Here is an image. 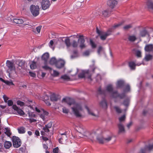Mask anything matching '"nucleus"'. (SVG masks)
Returning a JSON list of instances; mask_svg holds the SVG:
<instances>
[{"mask_svg":"<svg viewBox=\"0 0 153 153\" xmlns=\"http://www.w3.org/2000/svg\"><path fill=\"white\" fill-rule=\"evenodd\" d=\"M28 120H29L30 122V123H32V122H35L36 121V120L35 119L32 118H30L29 119H28Z\"/></svg>","mask_w":153,"mask_h":153,"instance_id":"63","label":"nucleus"},{"mask_svg":"<svg viewBox=\"0 0 153 153\" xmlns=\"http://www.w3.org/2000/svg\"><path fill=\"white\" fill-rule=\"evenodd\" d=\"M153 57V56L149 54H147L145 56V59L146 61H148L151 60Z\"/></svg>","mask_w":153,"mask_h":153,"instance_id":"33","label":"nucleus"},{"mask_svg":"<svg viewBox=\"0 0 153 153\" xmlns=\"http://www.w3.org/2000/svg\"><path fill=\"white\" fill-rule=\"evenodd\" d=\"M153 49V45L149 44L146 45L145 48V50L148 52H150L152 51Z\"/></svg>","mask_w":153,"mask_h":153,"instance_id":"21","label":"nucleus"},{"mask_svg":"<svg viewBox=\"0 0 153 153\" xmlns=\"http://www.w3.org/2000/svg\"><path fill=\"white\" fill-rule=\"evenodd\" d=\"M16 103L17 105H20L21 107L25 105V103L24 102L20 100L17 101L16 102Z\"/></svg>","mask_w":153,"mask_h":153,"instance_id":"41","label":"nucleus"},{"mask_svg":"<svg viewBox=\"0 0 153 153\" xmlns=\"http://www.w3.org/2000/svg\"><path fill=\"white\" fill-rule=\"evenodd\" d=\"M41 4L42 9L45 10L49 7L51 4L49 0H42Z\"/></svg>","mask_w":153,"mask_h":153,"instance_id":"6","label":"nucleus"},{"mask_svg":"<svg viewBox=\"0 0 153 153\" xmlns=\"http://www.w3.org/2000/svg\"><path fill=\"white\" fill-rule=\"evenodd\" d=\"M112 97L114 98L119 97L120 99H123L125 97L126 95L125 93L119 94L117 91H115L112 93Z\"/></svg>","mask_w":153,"mask_h":153,"instance_id":"7","label":"nucleus"},{"mask_svg":"<svg viewBox=\"0 0 153 153\" xmlns=\"http://www.w3.org/2000/svg\"><path fill=\"white\" fill-rule=\"evenodd\" d=\"M106 90L109 92L111 93V95L112 93L114 91H113V88L111 85H108L106 87Z\"/></svg>","mask_w":153,"mask_h":153,"instance_id":"30","label":"nucleus"},{"mask_svg":"<svg viewBox=\"0 0 153 153\" xmlns=\"http://www.w3.org/2000/svg\"><path fill=\"white\" fill-rule=\"evenodd\" d=\"M90 43L92 48H94L96 47V45L91 39L90 40Z\"/></svg>","mask_w":153,"mask_h":153,"instance_id":"48","label":"nucleus"},{"mask_svg":"<svg viewBox=\"0 0 153 153\" xmlns=\"http://www.w3.org/2000/svg\"><path fill=\"white\" fill-rule=\"evenodd\" d=\"M130 88L129 85H126L125 88L124 90V91L128 92L130 91Z\"/></svg>","mask_w":153,"mask_h":153,"instance_id":"50","label":"nucleus"},{"mask_svg":"<svg viewBox=\"0 0 153 153\" xmlns=\"http://www.w3.org/2000/svg\"><path fill=\"white\" fill-rule=\"evenodd\" d=\"M126 118L125 115H124L119 118L120 123H122V122L125 121Z\"/></svg>","mask_w":153,"mask_h":153,"instance_id":"44","label":"nucleus"},{"mask_svg":"<svg viewBox=\"0 0 153 153\" xmlns=\"http://www.w3.org/2000/svg\"><path fill=\"white\" fill-rule=\"evenodd\" d=\"M49 97L47 95H45L43 97V100L45 102L49 100Z\"/></svg>","mask_w":153,"mask_h":153,"instance_id":"56","label":"nucleus"},{"mask_svg":"<svg viewBox=\"0 0 153 153\" xmlns=\"http://www.w3.org/2000/svg\"><path fill=\"white\" fill-rule=\"evenodd\" d=\"M57 60L55 57H52L50 59L49 63L51 65H55L56 66Z\"/></svg>","mask_w":153,"mask_h":153,"instance_id":"28","label":"nucleus"},{"mask_svg":"<svg viewBox=\"0 0 153 153\" xmlns=\"http://www.w3.org/2000/svg\"><path fill=\"white\" fill-rule=\"evenodd\" d=\"M129 100L128 99H126L124 100L123 104L126 106H128L129 105Z\"/></svg>","mask_w":153,"mask_h":153,"instance_id":"42","label":"nucleus"},{"mask_svg":"<svg viewBox=\"0 0 153 153\" xmlns=\"http://www.w3.org/2000/svg\"><path fill=\"white\" fill-rule=\"evenodd\" d=\"M76 129L80 133L82 134L85 130V127L82 125H79L76 127Z\"/></svg>","mask_w":153,"mask_h":153,"instance_id":"17","label":"nucleus"},{"mask_svg":"<svg viewBox=\"0 0 153 153\" xmlns=\"http://www.w3.org/2000/svg\"><path fill=\"white\" fill-rule=\"evenodd\" d=\"M66 139H65V137H61L60 138L59 140V143H62L63 140H66Z\"/></svg>","mask_w":153,"mask_h":153,"instance_id":"59","label":"nucleus"},{"mask_svg":"<svg viewBox=\"0 0 153 153\" xmlns=\"http://www.w3.org/2000/svg\"><path fill=\"white\" fill-rule=\"evenodd\" d=\"M28 114L30 118L35 117H36V115L32 112H29Z\"/></svg>","mask_w":153,"mask_h":153,"instance_id":"51","label":"nucleus"},{"mask_svg":"<svg viewBox=\"0 0 153 153\" xmlns=\"http://www.w3.org/2000/svg\"><path fill=\"white\" fill-rule=\"evenodd\" d=\"M72 46L74 48L76 47L78 45L77 42L75 40H73L72 44Z\"/></svg>","mask_w":153,"mask_h":153,"instance_id":"46","label":"nucleus"},{"mask_svg":"<svg viewBox=\"0 0 153 153\" xmlns=\"http://www.w3.org/2000/svg\"><path fill=\"white\" fill-rule=\"evenodd\" d=\"M65 42L68 48L70 47L71 45L70 39L69 38L66 39L65 40Z\"/></svg>","mask_w":153,"mask_h":153,"instance_id":"35","label":"nucleus"},{"mask_svg":"<svg viewBox=\"0 0 153 153\" xmlns=\"http://www.w3.org/2000/svg\"><path fill=\"white\" fill-rule=\"evenodd\" d=\"M18 132L19 134H23L25 132V128L23 127H20L18 129Z\"/></svg>","mask_w":153,"mask_h":153,"instance_id":"31","label":"nucleus"},{"mask_svg":"<svg viewBox=\"0 0 153 153\" xmlns=\"http://www.w3.org/2000/svg\"><path fill=\"white\" fill-rule=\"evenodd\" d=\"M128 39L130 41L133 42L137 39V38L134 35H130L128 36Z\"/></svg>","mask_w":153,"mask_h":153,"instance_id":"29","label":"nucleus"},{"mask_svg":"<svg viewBox=\"0 0 153 153\" xmlns=\"http://www.w3.org/2000/svg\"><path fill=\"white\" fill-rule=\"evenodd\" d=\"M85 78H87L91 80V72L89 70H86L84 71Z\"/></svg>","mask_w":153,"mask_h":153,"instance_id":"23","label":"nucleus"},{"mask_svg":"<svg viewBox=\"0 0 153 153\" xmlns=\"http://www.w3.org/2000/svg\"><path fill=\"white\" fill-rule=\"evenodd\" d=\"M82 134L89 138L92 139L94 137L95 134L93 133H91L90 132L88 131H85Z\"/></svg>","mask_w":153,"mask_h":153,"instance_id":"14","label":"nucleus"},{"mask_svg":"<svg viewBox=\"0 0 153 153\" xmlns=\"http://www.w3.org/2000/svg\"><path fill=\"white\" fill-rule=\"evenodd\" d=\"M25 62L21 60H18L16 62V64L18 65V66L16 68V70H17L18 72L20 71L23 67L24 66Z\"/></svg>","mask_w":153,"mask_h":153,"instance_id":"10","label":"nucleus"},{"mask_svg":"<svg viewBox=\"0 0 153 153\" xmlns=\"http://www.w3.org/2000/svg\"><path fill=\"white\" fill-rule=\"evenodd\" d=\"M102 47L101 46H100L97 50V53L98 54H100V52L102 51Z\"/></svg>","mask_w":153,"mask_h":153,"instance_id":"62","label":"nucleus"},{"mask_svg":"<svg viewBox=\"0 0 153 153\" xmlns=\"http://www.w3.org/2000/svg\"><path fill=\"white\" fill-rule=\"evenodd\" d=\"M59 152V148L58 147H56L53 149V153H58Z\"/></svg>","mask_w":153,"mask_h":153,"instance_id":"60","label":"nucleus"},{"mask_svg":"<svg viewBox=\"0 0 153 153\" xmlns=\"http://www.w3.org/2000/svg\"><path fill=\"white\" fill-rule=\"evenodd\" d=\"M6 131L5 132V134H6L7 136L10 137L11 135V133L10 132V130L9 128H5Z\"/></svg>","mask_w":153,"mask_h":153,"instance_id":"34","label":"nucleus"},{"mask_svg":"<svg viewBox=\"0 0 153 153\" xmlns=\"http://www.w3.org/2000/svg\"><path fill=\"white\" fill-rule=\"evenodd\" d=\"M13 21L14 23L18 24H22L24 22L23 20L21 19H15Z\"/></svg>","mask_w":153,"mask_h":153,"instance_id":"25","label":"nucleus"},{"mask_svg":"<svg viewBox=\"0 0 153 153\" xmlns=\"http://www.w3.org/2000/svg\"><path fill=\"white\" fill-rule=\"evenodd\" d=\"M153 149V144L146 146L144 148L141 149L140 151L141 153H146L147 151H151Z\"/></svg>","mask_w":153,"mask_h":153,"instance_id":"11","label":"nucleus"},{"mask_svg":"<svg viewBox=\"0 0 153 153\" xmlns=\"http://www.w3.org/2000/svg\"><path fill=\"white\" fill-rule=\"evenodd\" d=\"M30 9L31 13L34 16H36L39 14V8L38 6L31 5Z\"/></svg>","mask_w":153,"mask_h":153,"instance_id":"4","label":"nucleus"},{"mask_svg":"<svg viewBox=\"0 0 153 153\" xmlns=\"http://www.w3.org/2000/svg\"><path fill=\"white\" fill-rule=\"evenodd\" d=\"M42 26H39L36 28V30L38 33H39L42 28Z\"/></svg>","mask_w":153,"mask_h":153,"instance_id":"57","label":"nucleus"},{"mask_svg":"<svg viewBox=\"0 0 153 153\" xmlns=\"http://www.w3.org/2000/svg\"><path fill=\"white\" fill-rule=\"evenodd\" d=\"M136 55L138 57H141V52L139 51H137L136 52Z\"/></svg>","mask_w":153,"mask_h":153,"instance_id":"54","label":"nucleus"},{"mask_svg":"<svg viewBox=\"0 0 153 153\" xmlns=\"http://www.w3.org/2000/svg\"><path fill=\"white\" fill-rule=\"evenodd\" d=\"M112 11V10L109 8L104 9L102 12V16L105 17H108L111 15Z\"/></svg>","mask_w":153,"mask_h":153,"instance_id":"8","label":"nucleus"},{"mask_svg":"<svg viewBox=\"0 0 153 153\" xmlns=\"http://www.w3.org/2000/svg\"><path fill=\"white\" fill-rule=\"evenodd\" d=\"M146 5L148 8L153 9V2L152 0H148L146 3Z\"/></svg>","mask_w":153,"mask_h":153,"instance_id":"24","label":"nucleus"},{"mask_svg":"<svg viewBox=\"0 0 153 153\" xmlns=\"http://www.w3.org/2000/svg\"><path fill=\"white\" fill-rule=\"evenodd\" d=\"M97 139L100 144H103L105 143V138L102 135H99L97 137Z\"/></svg>","mask_w":153,"mask_h":153,"instance_id":"19","label":"nucleus"},{"mask_svg":"<svg viewBox=\"0 0 153 153\" xmlns=\"http://www.w3.org/2000/svg\"><path fill=\"white\" fill-rule=\"evenodd\" d=\"M6 65L8 68L7 72L8 73V76L9 77H11L12 76L13 72H14L16 74L18 73L17 70H16L13 62L10 60H7L6 61Z\"/></svg>","mask_w":153,"mask_h":153,"instance_id":"2","label":"nucleus"},{"mask_svg":"<svg viewBox=\"0 0 153 153\" xmlns=\"http://www.w3.org/2000/svg\"><path fill=\"white\" fill-rule=\"evenodd\" d=\"M16 111L21 116H23V115L25 114L24 112L20 108H19Z\"/></svg>","mask_w":153,"mask_h":153,"instance_id":"39","label":"nucleus"},{"mask_svg":"<svg viewBox=\"0 0 153 153\" xmlns=\"http://www.w3.org/2000/svg\"><path fill=\"white\" fill-rule=\"evenodd\" d=\"M124 84V82L123 80H118L117 83V87L118 88H121L123 86Z\"/></svg>","mask_w":153,"mask_h":153,"instance_id":"26","label":"nucleus"},{"mask_svg":"<svg viewBox=\"0 0 153 153\" xmlns=\"http://www.w3.org/2000/svg\"><path fill=\"white\" fill-rule=\"evenodd\" d=\"M59 73L55 70L53 71V76H57L59 75Z\"/></svg>","mask_w":153,"mask_h":153,"instance_id":"55","label":"nucleus"},{"mask_svg":"<svg viewBox=\"0 0 153 153\" xmlns=\"http://www.w3.org/2000/svg\"><path fill=\"white\" fill-rule=\"evenodd\" d=\"M42 68H43L46 70H48L51 71L52 70V69L51 68L46 65L42 66Z\"/></svg>","mask_w":153,"mask_h":153,"instance_id":"47","label":"nucleus"},{"mask_svg":"<svg viewBox=\"0 0 153 153\" xmlns=\"http://www.w3.org/2000/svg\"><path fill=\"white\" fill-rule=\"evenodd\" d=\"M60 78L65 80H68L70 79V77L66 75L62 76Z\"/></svg>","mask_w":153,"mask_h":153,"instance_id":"40","label":"nucleus"},{"mask_svg":"<svg viewBox=\"0 0 153 153\" xmlns=\"http://www.w3.org/2000/svg\"><path fill=\"white\" fill-rule=\"evenodd\" d=\"M7 104L8 106H11L13 105V102L12 100H8L7 101Z\"/></svg>","mask_w":153,"mask_h":153,"instance_id":"61","label":"nucleus"},{"mask_svg":"<svg viewBox=\"0 0 153 153\" xmlns=\"http://www.w3.org/2000/svg\"><path fill=\"white\" fill-rule=\"evenodd\" d=\"M83 35H80L79 38L78 40V42L80 44L84 43L85 40L84 38H83Z\"/></svg>","mask_w":153,"mask_h":153,"instance_id":"36","label":"nucleus"},{"mask_svg":"<svg viewBox=\"0 0 153 153\" xmlns=\"http://www.w3.org/2000/svg\"><path fill=\"white\" fill-rule=\"evenodd\" d=\"M132 27V25L131 24H130L126 25L125 26H124L123 27V29L124 30H127L130 29V28H131Z\"/></svg>","mask_w":153,"mask_h":153,"instance_id":"45","label":"nucleus"},{"mask_svg":"<svg viewBox=\"0 0 153 153\" xmlns=\"http://www.w3.org/2000/svg\"><path fill=\"white\" fill-rule=\"evenodd\" d=\"M29 74L30 76L33 77H35L36 76V74L35 73H33L32 72L30 71Z\"/></svg>","mask_w":153,"mask_h":153,"instance_id":"64","label":"nucleus"},{"mask_svg":"<svg viewBox=\"0 0 153 153\" xmlns=\"http://www.w3.org/2000/svg\"><path fill=\"white\" fill-rule=\"evenodd\" d=\"M50 98L52 101H56L58 100V95L55 94H53L51 95Z\"/></svg>","mask_w":153,"mask_h":153,"instance_id":"20","label":"nucleus"},{"mask_svg":"<svg viewBox=\"0 0 153 153\" xmlns=\"http://www.w3.org/2000/svg\"><path fill=\"white\" fill-rule=\"evenodd\" d=\"M118 2L116 0H109L107 2V4L111 9L114 8L117 4Z\"/></svg>","mask_w":153,"mask_h":153,"instance_id":"9","label":"nucleus"},{"mask_svg":"<svg viewBox=\"0 0 153 153\" xmlns=\"http://www.w3.org/2000/svg\"><path fill=\"white\" fill-rule=\"evenodd\" d=\"M112 138V137L111 136H109L107 138H105V142H108L110 141Z\"/></svg>","mask_w":153,"mask_h":153,"instance_id":"52","label":"nucleus"},{"mask_svg":"<svg viewBox=\"0 0 153 153\" xmlns=\"http://www.w3.org/2000/svg\"><path fill=\"white\" fill-rule=\"evenodd\" d=\"M62 102H65L67 103L69 105H71L73 104V102H68V100L64 98L62 100Z\"/></svg>","mask_w":153,"mask_h":153,"instance_id":"43","label":"nucleus"},{"mask_svg":"<svg viewBox=\"0 0 153 153\" xmlns=\"http://www.w3.org/2000/svg\"><path fill=\"white\" fill-rule=\"evenodd\" d=\"M114 108L117 113L120 114L122 112V110L118 106H115L114 107Z\"/></svg>","mask_w":153,"mask_h":153,"instance_id":"37","label":"nucleus"},{"mask_svg":"<svg viewBox=\"0 0 153 153\" xmlns=\"http://www.w3.org/2000/svg\"><path fill=\"white\" fill-rule=\"evenodd\" d=\"M4 147L6 149H9L12 145V143L11 142L5 141L4 143Z\"/></svg>","mask_w":153,"mask_h":153,"instance_id":"22","label":"nucleus"},{"mask_svg":"<svg viewBox=\"0 0 153 153\" xmlns=\"http://www.w3.org/2000/svg\"><path fill=\"white\" fill-rule=\"evenodd\" d=\"M140 64H136L134 62L132 61L128 63L129 66L131 70H134L136 65L139 66Z\"/></svg>","mask_w":153,"mask_h":153,"instance_id":"18","label":"nucleus"},{"mask_svg":"<svg viewBox=\"0 0 153 153\" xmlns=\"http://www.w3.org/2000/svg\"><path fill=\"white\" fill-rule=\"evenodd\" d=\"M78 76L80 78H85L84 71H83L82 73L79 74Z\"/></svg>","mask_w":153,"mask_h":153,"instance_id":"58","label":"nucleus"},{"mask_svg":"<svg viewBox=\"0 0 153 153\" xmlns=\"http://www.w3.org/2000/svg\"><path fill=\"white\" fill-rule=\"evenodd\" d=\"M118 126L119 128V133L125 132V129L124 126L122 123H120Z\"/></svg>","mask_w":153,"mask_h":153,"instance_id":"16","label":"nucleus"},{"mask_svg":"<svg viewBox=\"0 0 153 153\" xmlns=\"http://www.w3.org/2000/svg\"><path fill=\"white\" fill-rule=\"evenodd\" d=\"M85 108L87 109L88 114L91 115L92 116H94V117H97V115H96L95 114H94L92 111H91L89 108L87 106H85Z\"/></svg>","mask_w":153,"mask_h":153,"instance_id":"32","label":"nucleus"},{"mask_svg":"<svg viewBox=\"0 0 153 153\" xmlns=\"http://www.w3.org/2000/svg\"><path fill=\"white\" fill-rule=\"evenodd\" d=\"M52 125V123L51 122H50L48 123L47 124L45 125L46 127H47L50 129L51 128Z\"/></svg>","mask_w":153,"mask_h":153,"instance_id":"53","label":"nucleus"},{"mask_svg":"<svg viewBox=\"0 0 153 153\" xmlns=\"http://www.w3.org/2000/svg\"><path fill=\"white\" fill-rule=\"evenodd\" d=\"M6 85H14V84L12 81H6L5 83Z\"/></svg>","mask_w":153,"mask_h":153,"instance_id":"49","label":"nucleus"},{"mask_svg":"<svg viewBox=\"0 0 153 153\" xmlns=\"http://www.w3.org/2000/svg\"><path fill=\"white\" fill-rule=\"evenodd\" d=\"M72 111L74 115L77 117H82V115L80 112L82 111L83 109L82 106L79 104H77L71 108Z\"/></svg>","mask_w":153,"mask_h":153,"instance_id":"3","label":"nucleus"},{"mask_svg":"<svg viewBox=\"0 0 153 153\" xmlns=\"http://www.w3.org/2000/svg\"><path fill=\"white\" fill-rule=\"evenodd\" d=\"M49 57V54L48 53H45L42 56L41 59L42 60L44 61L45 64L47 63Z\"/></svg>","mask_w":153,"mask_h":153,"instance_id":"15","label":"nucleus"},{"mask_svg":"<svg viewBox=\"0 0 153 153\" xmlns=\"http://www.w3.org/2000/svg\"><path fill=\"white\" fill-rule=\"evenodd\" d=\"M146 36L148 37L150 36L149 32L145 29H143L140 31L139 36L140 37H143Z\"/></svg>","mask_w":153,"mask_h":153,"instance_id":"13","label":"nucleus"},{"mask_svg":"<svg viewBox=\"0 0 153 153\" xmlns=\"http://www.w3.org/2000/svg\"><path fill=\"white\" fill-rule=\"evenodd\" d=\"M30 66V68L32 69H35L36 68V63L34 61L32 62Z\"/></svg>","mask_w":153,"mask_h":153,"instance_id":"38","label":"nucleus"},{"mask_svg":"<svg viewBox=\"0 0 153 153\" xmlns=\"http://www.w3.org/2000/svg\"><path fill=\"white\" fill-rule=\"evenodd\" d=\"M100 105L102 108H107V104L105 100L104 99L100 103Z\"/></svg>","mask_w":153,"mask_h":153,"instance_id":"27","label":"nucleus"},{"mask_svg":"<svg viewBox=\"0 0 153 153\" xmlns=\"http://www.w3.org/2000/svg\"><path fill=\"white\" fill-rule=\"evenodd\" d=\"M65 62L64 60L60 59L57 60L56 66L58 68L60 69L64 67Z\"/></svg>","mask_w":153,"mask_h":153,"instance_id":"12","label":"nucleus"},{"mask_svg":"<svg viewBox=\"0 0 153 153\" xmlns=\"http://www.w3.org/2000/svg\"><path fill=\"white\" fill-rule=\"evenodd\" d=\"M124 22H123L115 25L112 27L109 28L105 32L100 31L97 27H96L97 33L100 36V39L101 40H105L108 36L111 35L112 32L114 29L121 25Z\"/></svg>","mask_w":153,"mask_h":153,"instance_id":"1","label":"nucleus"},{"mask_svg":"<svg viewBox=\"0 0 153 153\" xmlns=\"http://www.w3.org/2000/svg\"><path fill=\"white\" fill-rule=\"evenodd\" d=\"M13 146L15 148H18L20 146L22 142L20 139L18 137L13 136L12 137Z\"/></svg>","mask_w":153,"mask_h":153,"instance_id":"5","label":"nucleus"}]
</instances>
